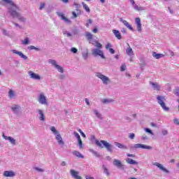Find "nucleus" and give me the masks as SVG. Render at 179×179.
Returning a JSON list of instances; mask_svg holds the SVG:
<instances>
[{
	"instance_id": "052dcab7",
	"label": "nucleus",
	"mask_w": 179,
	"mask_h": 179,
	"mask_svg": "<svg viewBox=\"0 0 179 179\" xmlns=\"http://www.w3.org/2000/svg\"><path fill=\"white\" fill-rule=\"evenodd\" d=\"M85 179H94V178L87 175L85 176Z\"/></svg>"
},
{
	"instance_id": "e2e57ef3",
	"label": "nucleus",
	"mask_w": 179,
	"mask_h": 179,
	"mask_svg": "<svg viewBox=\"0 0 179 179\" xmlns=\"http://www.w3.org/2000/svg\"><path fill=\"white\" fill-rule=\"evenodd\" d=\"M128 157H135V155L134 154H127Z\"/></svg>"
},
{
	"instance_id": "8fccbe9b",
	"label": "nucleus",
	"mask_w": 179,
	"mask_h": 179,
	"mask_svg": "<svg viewBox=\"0 0 179 179\" xmlns=\"http://www.w3.org/2000/svg\"><path fill=\"white\" fill-rule=\"evenodd\" d=\"M78 132L80 134L83 138H86V135L85 134V133H83V131H82L81 129H78Z\"/></svg>"
},
{
	"instance_id": "79ce46f5",
	"label": "nucleus",
	"mask_w": 179,
	"mask_h": 179,
	"mask_svg": "<svg viewBox=\"0 0 179 179\" xmlns=\"http://www.w3.org/2000/svg\"><path fill=\"white\" fill-rule=\"evenodd\" d=\"M125 69H127V66L125 65V64H122V66H120V71L122 72H124Z\"/></svg>"
},
{
	"instance_id": "09e8293b",
	"label": "nucleus",
	"mask_w": 179,
	"mask_h": 179,
	"mask_svg": "<svg viewBox=\"0 0 179 179\" xmlns=\"http://www.w3.org/2000/svg\"><path fill=\"white\" fill-rule=\"evenodd\" d=\"M111 47H113V45H111V43H108L106 45V50H110V48H111Z\"/></svg>"
},
{
	"instance_id": "a18cd8bd",
	"label": "nucleus",
	"mask_w": 179,
	"mask_h": 179,
	"mask_svg": "<svg viewBox=\"0 0 179 179\" xmlns=\"http://www.w3.org/2000/svg\"><path fill=\"white\" fill-rule=\"evenodd\" d=\"M45 6V3H41L40 7H39V10H43V9H44Z\"/></svg>"
},
{
	"instance_id": "5fc2aeb1",
	"label": "nucleus",
	"mask_w": 179,
	"mask_h": 179,
	"mask_svg": "<svg viewBox=\"0 0 179 179\" xmlns=\"http://www.w3.org/2000/svg\"><path fill=\"white\" fill-rule=\"evenodd\" d=\"M173 122L174 124H176V125H179V120L176 118L173 120Z\"/></svg>"
},
{
	"instance_id": "f3484780",
	"label": "nucleus",
	"mask_w": 179,
	"mask_h": 179,
	"mask_svg": "<svg viewBox=\"0 0 179 179\" xmlns=\"http://www.w3.org/2000/svg\"><path fill=\"white\" fill-rule=\"evenodd\" d=\"M70 175L74 179H82V176H79V171H77L75 169L70 170Z\"/></svg>"
},
{
	"instance_id": "ea45409f",
	"label": "nucleus",
	"mask_w": 179,
	"mask_h": 179,
	"mask_svg": "<svg viewBox=\"0 0 179 179\" xmlns=\"http://www.w3.org/2000/svg\"><path fill=\"white\" fill-rule=\"evenodd\" d=\"M34 170H36V171H38V173H44V169L41 168L34 167Z\"/></svg>"
},
{
	"instance_id": "a19ab883",
	"label": "nucleus",
	"mask_w": 179,
	"mask_h": 179,
	"mask_svg": "<svg viewBox=\"0 0 179 179\" xmlns=\"http://www.w3.org/2000/svg\"><path fill=\"white\" fill-rule=\"evenodd\" d=\"M144 131H145V132H148V134H150V135H154L153 131H152V130H150V129L149 128H145Z\"/></svg>"
},
{
	"instance_id": "a211bd4d",
	"label": "nucleus",
	"mask_w": 179,
	"mask_h": 179,
	"mask_svg": "<svg viewBox=\"0 0 179 179\" xmlns=\"http://www.w3.org/2000/svg\"><path fill=\"white\" fill-rule=\"evenodd\" d=\"M120 22H121V23H123L124 25L127 27V29H129V30H131V31H134V28L132 27V25H131L129 24V22H128V21L124 20V18L120 17L119 19Z\"/></svg>"
},
{
	"instance_id": "f8f14e48",
	"label": "nucleus",
	"mask_w": 179,
	"mask_h": 179,
	"mask_svg": "<svg viewBox=\"0 0 179 179\" xmlns=\"http://www.w3.org/2000/svg\"><path fill=\"white\" fill-rule=\"evenodd\" d=\"M152 166H156V167H158V169H159V170H162V171H164V173H166V174H169V173H170V171H169L167 169L164 168L163 164H162L159 162L152 163Z\"/></svg>"
},
{
	"instance_id": "20e7f679",
	"label": "nucleus",
	"mask_w": 179,
	"mask_h": 179,
	"mask_svg": "<svg viewBox=\"0 0 179 179\" xmlns=\"http://www.w3.org/2000/svg\"><path fill=\"white\" fill-rule=\"evenodd\" d=\"M157 103L158 104H159L160 107L162 108V110H164V111H169L170 110V108L167 107V106H166V97L164 96H162V95H158L157 96Z\"/></svg>"
},
{
	"instance_id": "aec40b11",
	"label": "nucleus",
	"mask_w": 179,
	"mask_h": 179,
	"mask_svg": "<svg viewBox=\"0 0 179 179\" xmlns=\"http://www.w3.org/2000/svg\"><path fill=\"white\" fill-rule=\"evenodd\" d=\"M131 3L134 10H138L139 12L141 10H145V7H142V6L135 3V1H134V0H133V1H131Z\"/></svg>"
},
{
	"instance_id": "13d9d810",
	"label": "nucleus",
	"mask_w": 179,
	"mask_h": 179,
	"mask_svg": "<svg viewBox=\"0 0 179 179\" xmlns=\"http://www.w3.org/2000/svg\"><path fill=\"white\" fill-rule=\"evenodd\" d=\"M109 52H110V54H115V50H114V49L113 48H109Z\"/></svg>"
},
{
	"instance_id": "0eeeda50",
	"label": "nucleus",
	"mask_w": 179,
	"mask_h": 179,
	"mask_svg": "<svg viewBox=\"0 0 179 179\" xmlns=\"http://www.w3.org/2000/svg\"><path fill=\"white\" fill-rule=\"evenodd\" d=\"M48 62L50 64V65H52V67L55 68V69H57V72H59V73H64V67L59 65L58 63H57V61L54 59H49Z\"/></svg>"
},
{
	"instance_id": "7c9ffc66",
	"label": "nucleus",
	"mask_w": 179,
	"mask_h": 179,
	"mask_svg": "<svg viewBox=\"0 0 179 179\" xmlns=\"http://www.w3.org/2000/svg\"><path fill=\"white\" fill-rule=\"evenodd\" d=\"M93 43L94 44H92L93 45H94L95 47H96V48H99V49H102L103 48V45H101V43H99V41L94 40Z\"/></svg>"
},
{
	"instance_id": "4c0bfd02",
	"label": "nucleus",
	"mask_w": 179,
	"mask_h": 179,
	"mask_svg": "<svg viewBox=\"0 0 179 179\" xmlns=\"http://www.w3.org/2000/svg\"><path fill=\"white\" fill-rule=\"evenodd\" d=\"M82 55L83 59H87V57H89V52H87V50H86L82 53Z\"/></svg>"
},
{
	"instance_id": "680f3d73",
	"label": "nucleus",
	"mask_w": 179,
	"mask_h": 179,
	"mask_svg": "<svg viewBox=\"0 0 179 179\" xmlns=\"http://www.w3.org/2000/svg\"><path fill=\"white\" fill-rule=\"evenodd\" d=\"M121 31L123 33V34H127V29H125V28H122L121 29Z\"/></svg>"
},
{
	"instance_id": "2f4dec72",
	"label": "nucleus",
	"mask_w": 179,
	"mask_h": 179,
	"mask_svg": "<svg viewBox=\"0 0 179 179\" xmlns=\"http://www.w3.org/2000/svg\"><path fill=\"white\" fill-rule=\"evenodd\" d=\"M126 162L128 164H138V162H136L131 158H127L126 159Z\"/></svg>"
},
{
	"instance_id": "a878e982",
	"label": "nucleus",
	"mask_w": 179,
	"mask_h": 179,
	"mask_svg": "<svg viewBox=\"0 0 179 179\" xmlns=\"http://www.w3.org/2000/svg\"><path fill=\"white\" fill-rule=\"evenodd\" d=\"M112 31L114 36L116 37V38H117V40H121V38H122V36H121V33L120 32V31L113 29Z\"/></svg>"
},
{
	"instance_id": "69168bd1",
	"label": "nucleus",
	"mask_w": 179,
	"mask_h": 179,
	"mask_svg": "<svg viewBox=\"0 0 179 179\" xmlns=\"http://www.w3.org/2000/svg\"><path fill=\"white\" fill-rule=\"evenodd\" d=\"M92 31H93V33H97V31H98L97 28H94Z\"/></svg>"
},
{
	"instance_id": "cd10ccee",
	"label": "nucleus",
	"mask_w": 179,
	"mask_h": 179,
	"mask_svg": "<svg viewBox=\"0 0 179 179\" xmlns=\"http://www.w3.org/2000/svg\"><path fill=\"white\" fill-rule=\"evenodd\" d=\"M126 54L127 55H129V57H132L134 56V50H132V48H131V46H129L127 49H126Z\"/></svg>"
},
{
	"instance_id": "2eb2a0df",
	"label": "nucleus",
	"mask_w": 179,
	"mask_h": 179,
	"mask_svg": "<svg viewBox=\"0 0 179 179\" xmlns=\"http://www.w3.org/2000/svg\"><path fill=\"white\" fill-rule=\"evenodd\" d=\"M16 176V173L13 171H4L3 173V176L9 178H13Z\"/></svg>"
},
{
	"instance_id": "0e129e2a",
	"label": "nucleus",
	"mask_w": 179,
	"mask_h": 179,
	"mask_svg": "<svg viewBox=\"0 0 179 179\" xmlns=\"http://www.w3.org/2000/svg\"><path fill=\"white\" fill-rule=\"evenodd\" d=\"M167 130H162V135H167Z\"/></svg>"
},
{
	"instance_id": "6e6552de",
	"label": "nucleus",
	"mask_w": 179,
	"mask_h": 179,
	"mask_svg": "<svg viewBox=\"0 0 179 179\" xmlns=\"http://www.w3.org/2000/svg\"><path fill=\"white\" fill-rule=\"evenodd\" d=\"M92 55L94 57H101L103 59H106V57L104 56V52L100 48H94L92 50Z\"/></svg>"
},
{
	"instance_id": "4d7b16f0",
	"label": "nucleus",
	"mask_w": 179,
	"mask_h": 179,
	"mask_svg": "<svg viewBox=\"0 0 179 179\" xmlns=\"http://www.w3.org/2000/svg\"><path fill=\"white\" fill-rule=\"evenodd\" d=\"M28 50H37V48L33 45L28 47Z\"/></svg>"
},
{
	"instance_id": "3c124183",
	"label": "nucleus",
	"mask_w": 179,
	"mask_h": 179,
	"mask_svg": "<svg viewBox=\"0 0 179 179\" xmlns=\"http://www.w3.org/2000/svg\"><path fill=\"white\" fill-rule=\"evenodd\" d=\"M71 52H73V54H76V52H78V49H76V48H72L71 49Z\"/></svg>"
},
{
	"instance_id": "37998d69",
	"label": "nucleus",
	"mask_w": 179,
	"mask_h": 179,
	"mask_svg": "<svg viewBox=\"0 0 179 179\" xmlns=\"http://www.w3.org/2000/svg\"><path fill=\"white\" fill-rule=\"evenodd\" d=\"M64 36H66V37H71L72 34H71V32L68 31H65L64 32Z\"/></svg>"
},
{
	"instance_id": "412c9836",
	"label": "nucleus",
	"mask_w": 179,
	"mask_h": 179,
	"mask_svg": "<svg viewBox=\"0 0 179 179\" xmlns=\"http://www.w3.org/2000/svg\"><path fill=\"white\" fill-rule=\"evenodd\" d=\"M150 85L152 86L153 90H156L157 92H159V90H161L162 89V86L159 85L157 83L150 82Z\"/></svg>"
},
{
	"instance_id": "9b49d317",
	"label": "nucleus",
	"mask_w": 179,
	"mask_h": 179,
	"mask_svg": "<svg viewBox=\"0 0 179 179\" xmlns=\"http://www.w3.org/2000/svg\"><path fill=\"white\" fill-rule=\"evenodd\" d=\"M133 148L134 149H146L147 150H152V149H153L150 145H146L141 143L134 144Z\"/></svg>"
},
{
	"instance_id": "bf43d9fd",
	"label": "nucleus",
	"mask_w": 179,
	"mask_h": 179,
	"mask_svg": "<svg viewBox=\"0 0 179 179\" xmlns=\"http://www.w3.org/2000/svg\"><path fill=\"white\" fill-rule=\"evenodd\" d=\"M85 101L87 106H90V102L89 101V99L87 98H86L85 99Z\"/></svg>"
},
{
	"instance_id": "9d476101",
	"label": "nucleus",
	"mask_w": 179,
	"mask_h": 179,
	"mask_svg": "<svg viewBox=\"0 0 179 179\" xmlns=\"http://www.w3.org/2000/svg\"><path fill=\"white\" fill-rule=\"evenodd\" d=\"M10 108L15 115H20V113H22V107L19 104H14L10 106Z\"/></svg>"
},
{
	"instance_id": "864d4df0",
	"label": "nucleus",
	"mask_w": 179,
	"mask_h": 179,
	"mask_svg": "<svg viewBox=\"0 0 179 179\" xmlns=\"http://www.w3.org/2000/svg\"><path fill=\"white\" fill-rule=\"evenodd\" d=\"M1 31L4 36H8V31H6V29H2Z\"/></svg>"
},
{
	"instance_id": "423d86ee",
	"label": "nucleus",
	"mask_w": 179,
	"mask_h": 179,
	"mask_svg": "<svg viewBox=\"0 0 179 179\" xmlns=\"http://www.w3.org/2000/svg\"><path fill=\"white\" fill-rule=\"evenodd\" d=\"M95 76H96L98 79H100L103 85H108L111 83V80H110V78H108L107 76H104V74L100 72L96 73Z\"/></svg>"
},
{
	"instance_id": "393cba45",
	"label": "nucleus",
	"mask_w": 179,
	"mask_h": 179,
	"mask_svg": "<svg viewBox=\"0 0 179 179\" xmlns=\"http://www.w3.org/2000/svg\"><path fill=\"white\" fill-rule=\"evenodd\" d=\"M85 37H87L90 44H94V43H93V41H94L93 39V34H92L90 32H85Z\"/></svg>"
},
{
	"instance_id": "6e6d98bb",
	"label": "nucleus",
	"mask_w": 179,
	"mask_h": 179,
	"mask_svg": "<svg viewBox=\"0 0 179 179\" xmlns=\"http://www.w3.org/2000/svg\"><path fill=\"white\" fill-rule=\"evenodd\" d=\"M59 79H61V80H64V79H65V75L61 74V75L59 76Z\"/></svg>"
},
{
	"instance_id": "72a5a7b5",
	"label": "nucleus",
	"mask_w": 179,
	"mask_h": 179,
	"mask_svg": "<svg viewBox=\"0 0 179 179\" xmlns=\"http://www.w3.org/2000/svg\"><path fill=\"white\" fill-rule=\"evenodd\" d=\"M21 43L22 45H29V44H30V39L29 38H25Z\"/></svg>"
},
{
	"instance_id": "6ab92c4d",
	"label": "nucleus",
	"mask_w": 179,
	"mask_h": 179,
	"mask_svg": "<svg viewBox=\"0 0 179 179\" xmlns=\"http://www.w3.org/2000/svg\"><path fill=\"white\" fill-rule=\"evenodd\" d=\"M3 138L5 141H8L10 143H11L13 146L16 145V140L13 138L12 136H6L5 134H3Z\"/></svg>"
},
{
	"instance_id": "4468645a",
	"label": "nucleus",
	"mask_w": 179,
	"mask_h": 179,
	"mask_svg": "<svg viewBox=\"0 0 179 179\" xmlns=\"http://www.w3.org/2000/svg\"><path fill=\"white\" fill-rule=\"evenodd\" d=\"M8 97L10 99V100H15V99L17 98V94H16L15 90L10 89L8 90Z\"/></svg>"
},
{
	"instance_id": "ddd939ff",
	"label": "nucleus",
	"mask_w": 179,
	"mask_h": 179,
	"mask_svg": "<svg viewBox=\"0 0 179 179\" xmlns=\"http://www.w3.org/2000/svg\"><path fill=\"white\" fill-rule=\"evenodd\" d=\"M57 16L62 19V20L64 21V23H66L67 24H71L72 23V21L71 20L68 19L65 15L63 14V13L57 12Z\"/></svg>"
},
{
	"instance_id": "1a4fd4ad",
	"label": "nucleus",
	"mask_w": 179,
	"mask_h": 179,
	"mask_svg": "<svg viewBox=\"0 0 179 179\" xmlns=\"http://www.w3.org/2000/svg\"><path fill=\"white\" fill-rule=\"evenodd\" d=\"M28 75L30 79H32L33 80H41V76L34 71H29Z\"/></svg>"
},
{
	"instance_id": "5701e85b",
	"label": "nucleus",
	"mask_w": 179,
	"mask_h": 179,
	"mask_svg": "<svg viewBox=\"0 0 179 179\" xmlns=\"http://www.w3.org/2000/svg\"><path fill=\"white\" fill-rule=\"evenodd\" d=\"M136 24L137 26V31L141 33L142 31V24L141 23V18L136 17L135 19Z\"/></svg>"
},
{
	"instance_id": "c85d7f7f",
	"label": "nucleus",
	"mask_w": 179,
	"mask_h": 179,
	"mask_svg": "<svg viewBox=\"0 0 179 179\" xmlns=\"http://www.w3.org/2000/svg\"><path fill=\"white\" fill-rule=\"evenodd\" d=\"M72 154L73 156H76V157H78V159H83V155H82L79 151L74 150L73 151Z\"/></svg>"
},
{
	"instance_id": "dca6fc26",
	"label": "nucleus",
	"mask_w": 179,
	"mask_h": 179,
	"mask_svg": "<svg viewBox=\"0 0 179 179\" xmlns=\"http://www.w3.org/2000/svg\"><path fill=\"white\" fill-rule=\"evenodd\" d=\"M36 117H38L40 121H45V115H44V111L41 109H37Z\"/></svg>"
},
{
	"instance_id": "c9c22d12",
	"label": "nucleus",
	"mask_w": 179,
	"mask_h": 179,
	"mask_svg": "<svg viewBox=\"0 0 179 179\" xmlns=\"http://www.w3.org/2000/svg\"><path fill=\"white\" fill-rule=\"evenodd\" d=\"M113 101H114V100L111 99H102V103H103V104H109V103H113Z\"/></svg>"
},
{
	"instance_id": "e433bc0d",
	"label": "nucleus",
	"mask_w": 179,
	"mask_h": 179,
	"mask_svg": "<svg viewBox=\"0 0 179 179\" xmlns=\"http://www.w3.org/2000/svg\"><path fill=\"white\" fill-rule=\"evenodd\" d=\"M103 173L106 175L110 176V171H108V169L105 165H103Z\"/></svg>"
},
{
	"instance_id": "bb28decb",
	"label": "nucleus",
	"mask_w": 179,
	"mask_h": 179,
	"mask_svg": "<svg viewBox=\"0 0 179 179\" xmlns=\"http://www.w3.org/2000/svg\"><path fill=\"white\" fill-rule=\"evenodd\" d=\"M93 113L94 114V115L96 117H98L99 120H103V115H101V113H99V111L96 109H94L93 110Z\"/></svg>"
},
{
	"instance_id": "603ef678",
	"label": "nucleus",
	"mask_w": 179,
	"mask_h": 179,
	"mask_svg": "<svg viewBox=\"0 0 179 179\" xmlns=\"http://www.w3.org/2000/svg\"><path fill=\"white\" fill-rule=\"evenodd\" d=\"M72 15H73L72 19H76V17H78V14H76L75 11L72 12Z\"/></svg>"
},
{
	"instance_id": "c03bdc74",
	"label": "nucleus",
	"mask_w": 179,
	"mask_h": 179,
	"mask_svg": "<svg viewBox=\"0 0 179 179\" xmlns=\"http://www.w3.org/2000/svg\"><path fill=\"white\" fill-rule=\"evenodd\" d=\"M73 135L74 136H76V138L78 140V139H80V136L79 135V134L76 131H74L73 132Z\"/></svg>"
},
{
	"instance_id": "de8ad7c7",
	"label": "nucleus",
	"mask_w": 179,
	"mask_h": 179,
	"mask_svg": "<svg viewBox=\"0 0 179 179\" xmlns=\"http://www.w3.org/2000/svg\"><path fill=\"white\" fill-rule=\"evenodd\" d=\"M129 138L130 139H135V134L131 133V134L129 135Z\"/></svg>"
},
{
	"instance_id": "39448f33",
	"label": "nucleus",
	"mask_w": 179,
	"mask_h": 179,
	"mask_svg": "<svg viewBox=\"0 0 179 179\" xmlns=\"http://www.w3.org/2000/svg\"><path fill=\"white\" fill-rule=\"evenodd\" d=\"M37 101L42 106H48V99L44 92H41L38 94Z\"/></svg>"
},
{
	"instance_id": "b1692460",
	"label": "nucleus",
	"mask_w": 179,
	"mask_h": 179,
	"mask_svg": "<svg viewBox=\"0 0 179 179\" xmlns=\"http://www.w3.org/2000/svg\"><path fill=\"white\" fill-rule=\"evenodd\" d=\"M12 52H13V54H17V55H19L22 59H24L25 61L27 60V56L24 55L22 52H19L17 50H13Z\"/></svg>"
},
{
	"instance_id": "7ed1b4c3",
	"label": "nucleus",
	"mask_w": 179,
	"mask_h": 179,
	"mask_svg": "<svg viewBox=\"0 0 179 179\" xmlns=\"http://www.w3.org/2000/svg\"><path fill=\"white\" fill-rule=\"evenodd\" d=\"M95 144L101 149L106 148L108 152H113V145L106 141L95 140Z\"/></svg>"
},
{
	"instance_id": "f704fd0d",
	"label": "nucleus",
	"mask_w": 179,
	"mask_h": 179,
	"mask_svg": "<svg viewBox=\"0 0 179 179\" xmlns=\"http://www.w3.org/2000/svg\"><path fill=\"white\" fill-rule=\"evenodd\" d=\"M81 3L83 5V9H85V10L87 12V13H90V8H89V6L85 3V2H82Z\"/></svg>"
},
{
	"instance_id": "58836bf2",
	"label": "nucleus",
	"mask_w": 179,
	"mask_h": 179,
	"mask_svg": "<svg viewBox=\"0 0 179 179\" xmlns=\"http://www.w3.org/2000/svg\"><path fill=\"white\" fill-rule=\"evenodd\" d=\"M78 145H79V148L80 149H83V143L82 142L81 138H78Z\"/></svg>"
},
{
	"instance_id": "c756f323",
	"label": "nucleus",
	"mask_w": 179,
	"mask_h": 179,
	"mask_svg": "<svg viewBox=\"0 0 179 179\" xmlns=\"http://www.w3.org/2000/svg\"><path fill=\"white\" fill-rule=\"evenodd\" d=\"M152 57H154V58H155L156 59H160V58H163V57H164V55L159 54V53H157L156 52H154L152 53Z\"/></svg>"
},
{
	"instance_id": "4be33fe9",
	"label": "nucleus",
	"mask_w": 179,
	"mask_h": 179,
	"mask_svg": "<svg viewBox=\"0 0 179 179\" xmlns=\"http://www.w3.org/2000/svg\"><path fill=\"white\" fill-rule=\"evenodd\" d=\"M113 166L115 167H117V169H122L124 167V164H122V162L120 159H115L113 160Z\"/></svg>"
},
{
	"instance_id": "49530a36",
	"label": "nucleus",
	"mask_w": 179,
	"mask_h": 179,
	"mask_svg": "<svg viewBox=\"0 0 179 179\" xmlns=\"http://www.w3.org/2000/svg\"><path fill=\"white\" fill-rule=\"evenodd\" d=\"M73 6H76V10H78L79 9V3H76V1L73 2Z\"/></svg>"
},
{
	"instance_id": "f03ea898",
	"label": "nucleus",
	"mask_w": 179,
	"mask_h": 179,
	"mask_svg": "<svg viewBox=\"0 0 179 179\" xmlns=\"http://www.w3.org/2000/svg\"><path fill=\"white\" fill-rule=\"evenodd\" d=\"M50 129L51 132H52L53 135H55V138L58 145L64 146V145H65V142H64V140L62 139V136H61V134L59 132V131L57 130V129L54 126L50 127Z\"/></svg>"
},
{
	"instance_id": "774afa93",
	"label": "nucleus",
	"mask_w": 179,
	"mask_h": 179,
	"mask_svg": "<svg viewBox=\"0 0 179 179\" xmlns=\"http://www.w3.org/2000/svg\"><path fill=\"white\" fill-rule=\"evenodd\" d=\"M61 166H66V162H62V164H61Z\"/></svg>"
},
{
	"instance_id": "f257e3e1",
	"label": "nucleus",
	"mask_w": 179,
	"mask_h": 179,
	"mask_svg": "<svg viewBox=\"0 0 179 179\" xmlns=\"http://www.w3.org/2000/svg\"><path fill=\"white\" fill-rule=\"evenodd\" d=\"M3 2L7 4V8L8 9V13L15 18L18 19L20 22H26V18L20 15L17 11L19 10V7L13 2V0H2Z\"/></svg>"
},
{
	"instance_id": "473e14b6",
	"label": "nucleus",
	"mask_w": 179,
	"mask_h": 179,
	"mask_svg": "<svg viewBox=\"0 0 179 179\" xmlns=\"http://www.w3.org/2000/svg\"><path fill=\"white\" fill-rule=\"evenodd\" d=\"M115 146H117V148H119V149H127V146H125L124 144H121L118 142H115Z\"/></svg>"
},
{
	"instance_id": "338daca9",
	"label": "nucleus",
	"mask_w": 179,
	"mask_h": 179,
	"mask_svg": "<svg viewBox=\"0 0 179 179\" xmlns=\"http://www.w3.org/2000/svg\"><path fill=\"white\" fill-rule=\"evenodd\" d=\"M87 23H89L90 24H92V23H93V21H92V20H87Z\"/></svg>"
}]
</instances>
